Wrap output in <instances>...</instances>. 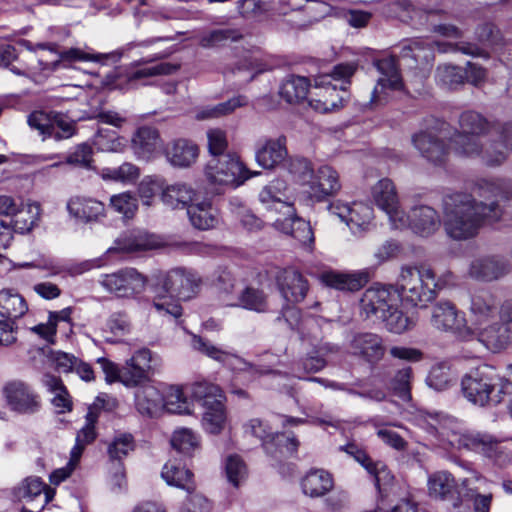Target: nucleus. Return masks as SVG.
<instances>
[{
  "instance_id": "nucleus-1",
  "label": "nucleus",
  "mask_w": 512,
  "mask_h": 512,
  "mask_svg": "<svg viewBox=\"0 0 512 512\" xmlns=\"http://www.w3.org/2000/svg\"><path fill=\"white\" fill-rule=\"evenodd\" d=\"M478 201L468 193H453L443 198V226L453 240L472 239L487 222L500 219L502 209L498 198L512 200V181L496 184L484 181L478 187Z\"/></svg>"
},
{
  "instance_id": "nucleus-2",
  "label": "nucleus",
  "mask_w": 512,
  "mask_h": 512,
  "mask_svg": "<svg viewBox=\"0 0 512 512\" xmlns=\"http://www.w3.org/2000/svg\"><path fill=\"white\" fill-rule=\"evenodd\" d=\"M461 132L452 139L458 154L480 157L489 166L502 164L507 157L508 147L512 150V123L505 124L498 133L500 141L491 140L483 146L480 137L490 130L485 118L477 112H463L459 119Z\"/></svg>"
},
{
  "instance_id": "nucleus-3",
  "label": "nucleus",
  "mask_w": 512,
  "mask_h": 512,
  "mask_svg": "<svg viewBox=\"0 0 512 512\" xmlns=\"http://www.w3.org/2000/svg\"><path fill=\"white\" fill-rule=\"evenodd\" d=\"M429 432L438 436L440 441L447 442L453 448H466L487 457H494L499 452V441L493 436L481 433H458L457 422L454 418L435 414L428 421Z\"/></svg>"
},
{
  "instance_id": "nucleus-4",
  "label": "nucleus",
  "mask_w": 512,
  "mask_h": 512,
  "mask_svg": "<svg viewBox=\"0 0 512 512\" xmlns=\"http://www.w3.org/2000/svg\"><path fill=\"white\" fill-rule=\"evenodd\" d=\"M499 377L494 369L483 365L465 375L461 387L465 398L479 406L497 405L502 402L500 389L494 393L499 385Z\"/></svg>"
},
{
  "instance_id": "nucleus-5",
  "label": "nucleus",
  "mask_w": 512,
  "mask_h": 512,
  "mask_svg": "<svg viewBox=\"0 0 512 512\" xmlns=\"http://www.w3.org/2000/svg\"><path fill=\"white\" fill-rule=\"evenodd\" d=\"M356 68L353 64H338L330 74H324L316 79V88L320 89L321 98L315 100L314 108L321 112H328L342 105L343 97L337 92L346 91L349 78Z\"/></svg>"
},
{
  "instance_id": "nucleus-6",
  "label": "nucleus",
  "mask_w": 512,
  "mask_h": 512,
  "mask_svg": "<svg viewBox=\"0 0 512 512\" xmlns=\"http://www.w3.org/2000/svg\"><path fill=\"white\" fill-rule=\"evenodd\" d=\"M259 172H252L234 155H222L212 157L206 167L205 176L211 184L231 186L233 188L242 185Z\"/></svg>"
},
{
  "instance_id": "nucleus-7",
  "label": "nucleus",
  "mask_w": 512,
  "mask_h": 512,
  "mask_svg": "<svg viewBox=\"0 0 512 512\" xmlns=\"http://www.w3.org/2000/svg\"><path fill=\"white\" fill-rule=\"evenodd\" d=\"M30 128L35 129L43 137L62 141L73 137L77 133V123L67 115L60 112L33 111L27 117Z\"/></svg>"
},
{
  "instance_id": "nucleus-8",
  "label": "nucleus",
  "mask_w": 512,
  "mask_h": 512,
  "mask_svg": "<svg viewBox=\"0 0 512 512\" xmlns=\"http://www.w3.org/2000/svg\"><path fill=\"white\" fill-rule=\"evenodd\" d=\"M360 305L367 317L370 315H378L385 324L389 332L402 334L414 328L416 322L412 317L407 316L403 311L398 309L400 302H394L385 299L384 302L367 301V290L360 299Z\"/></svg>"
},
{
  "instance_id": "nucleus-9",
  "label": "nucleus",
  "mask_w": 512,
  "mask_h": 512,
  "mask_svg": "<svg viewBox=\"0 0 512 512\" xmlns=\"http://www.w3.org/2000/svg\"><path fill=\"white\" fill-rule=\"evenodd\" d=\"M2 393L11 411L32 415L40 411L41 398L35 389L25 381L11 380L4 384Z\"/></svg>"
},
{
  "instance_id": "nucleus-10",
  "label": "nucleus",
  "mask_w": 512,
  "mask_h": 512,
  "mask_svg": "<svg viewBox=\"0 0 512 512\" xmlns=\"http://www.w3.org/2000/svg\"><path fill=\"white\" fill-rule=\"evenodd\" d=\"M430 323L436 330L451 332L462 340H465L471 333L465 314L449 301L438 302L434 305Z\"/></svg>"
},
{
  "instance_id": "nucleus-11",
  "label": "nucleus",
  "mask_w": 512,
  "mask_h": 512,
  "mask_svg": "<svg viewBox=\"0 0 512 512\" xmlns=\"http://www.w3.org/2000/svg\"><path fill=\"white\" fill-rule=\"evenodd\" d=\"M372 197L375 204L388 215L393 228H405L408 218L399 207L396 188L390 179L378 181L372 188Z\"/></svg>"
},
{
  "instance_id": "nucleus-12",
  "label": "nucleus",
  "mask_w": 512,
  "mask_h": 512,
  "mask_svg": "<svg viewBox=\"0 0 512 512\" xmlns=\"http://www.w3.org/2000/svg\"><path fill=\"white\" fill-rule=\"evenodd\" d=\"M437 297V290H367V301L400 302L403 308H426Z\"/></svg>"
},
{
  "instance_id": "nucleus-13",
  "label": "nucleus",
  "mask_w": 512,
  "mask_h": 512,
  "mask_svg": "<svg viewBox=\"0 0 512 512\" xmlns=\"http://www.w3.org/2000/svg\"><path fill=\"white\" fill-rule=\"evenodd\" d=\"M470 335L466 341L476 339L492 352H500L510 344V329L507 325L490 321L480 326H470Z\"/></svg>"
},
{
  "instance_id": "nucleus-14",
  "label": "nucleus",
  "mask_w": 512,
  "mask_h": 512,
  "mask_svg": "<svg viewBox=\"0 0 512 512\" xmlns=\"http://www.w3.org/2000/svg\"><path fill=\"white\" fill-rule=\"evenodd\" d=\"M18 500L26 505H33L38 510L44 507L54 498V489L47 486L39 477L30 476L25 478L14 490Z\"/></svg>"
},
{
  "instance_id": "nucleus-15",
  "label": "nucleus",
  "mask_w": 512,
  "mask_h": 512,
  "mask_svg": "<svg viewBox=\"0 0 512 512\" xmlns=\"http://www.w3.org/2000/svg\"><path fill=\"white\" fill-rule=\"evenodd\" d=\"M152 353L140 349L120 368V382L127 387L140 385L149 378L152 369Z\"/></svg>"
},
{
  "instance_id": "nucleus-16",
  "label": "nucleus",
  "mask_w": 512,
  "mask_h": 512,
  "mask_svg": "<svg viewBox=\"0 0 512 512\" xmlns=\"http://www.w3.org/2000/svg\"><path fill=\"white\" fill-rule=\"evenodd\" d=\"M260 202L267 209H274L284 215L292 216L295 212L292 196L287 183L281 179H275L264 186L259 193Z\"/></svg>"
},
{
  "instance_id": "nucleus-17",
  "label": "nucleus",
  "mask_w": 512,
  "mask_h": 512,
  "mask_svg": "<svg viewBox=\"0 0 512 512\" xmlns=\"http://www.w3.org/2000/svg\"><path fill=\"white\" fill-rule=\"evenodd\" d=\"M375 65L381 76L372 92L371 105L380 103L386 97L387 90L394 91L402 88V80L394 57L378 60Z\"/></svg>"
},
{
  "instance_id": "nucleus-18",
  "label": "nucleus",
  "mask_w": 512,
  "mask_h": 512,
  "mask_svg": "<svg viewBox=\"0 0 512 512\" xmlns=\"http://www.w3.org/2000/svg\"><path fill=\"white\" fill-rule=\"evenodd\" d=\"M469 326L487 324L498 315V304L490 290H475L471 295Z\"/></svg>"
},
{
  "instance_id": "nucleus-19",
  "label": "nucleus",
  "mask_w": 512,
  "mask_h": 512,
  "mask_svg": "<svg viewBox=\"0 0 512 512\" xmlns=\"http://www.w3.org/2000/svg\"><path fill=\"white\" fill-rule=\"evenodd\" d=\"M341 187L338 172L329 165L320 166L309 184L310 193L317 201L336 195Z\"/></svg>"
},
{
  "instance_id": "nucleus-20",
  "label": "nucleus",
  "mask_w": 512,
  "mask_h": 512,
  "mask_svg": "<svg viewBox=\"0 0 512 512\" xmlns=\"http://www.w3.org/2000/svg\"><path fill=\"white\" fill-rule=\"evenodd\" d=\"M412 142L428 161L441 164L446 160L448 148L443 136L436 135L433 131H422L413 136Z\"/></svg>"
},
{
  "instance_id": "nucleus-21",
  "label": "nucleus",
  "mask_w": 512,
  "mask_h": 512,
  "mask_svg": "<svg viewBox=\"0 0 512 512\" xmlns=\"http://www.w3.org/2000/svg\"><path fill=\"white\" fill-rule=\"evenodd\" d=\"M161 147L159 131L151 126L139 127L131 139V148L139 159H151Z\"/></svg>"
},
{
  "instance_id": "nucleus-22",
  "label": "nucleus",
  "mask_w": 512,
  "mask_h": 512,
  "mask_svg": "<svg viewBox=\"0 0 512 512\" xmlns=\"http://www.w3.org/2000/svg\"><path fill=\"white\" fill-rule=\"evenodd\" d=\"M406 217L408 218V223L405 227H410L416 234L421 236L433 234L440 226L438 213L430 206H415Z\"/></svg>"
},
{
  "instance_id": "nucleus-23",
  "label": "nucleus",
  "mask_w": 512,
  "mask_h": 512,
  "mask_svg": "<svg viewBox=\"0 0 512 512\" xmlns=\"http://www.w3.org/2000/svg\"><path fill=\"white\" fill-rule=\"evenodd\" d=\"M449 281L443 284L440 281H435L434 273L431 269L426 267L404 266L401 269L398 286L399 288H429L431 285L434 288H442V286L451 285Z\"/></svg>"
},
{
  "instance_id": "nucleus-24",
  "label": "nucleus",
  "mask_w": 512,
  "mask_h": 512,
  "mask_svg": "<svg viewBox=\"0 0 512 512\" xmlns=\"http://www.w3.org/2000/svg\"><path fill=\"white\" fill-rule=\"evenodd\" d=\"M288 152L286 137L280 136L276 139H267L256 150V162L264 169H274L286 158Z\"/></svg>"
},
{
  "instance_id": "nucleus-25",
  "label": "nucleus",
  "mask_w": 512,
  "mask_h": 512,
  "mask_svg": "<svg viewBox=\"0 0 512 512\" xmlns=\"http://www.w3.org/2000/svg\"><path fill=\"white\" fill-rule=\"evenodd\" d=\"M67 209L73 217L84 222L99 221L105 217L104 203L90 197H72L67 203Z\"/></svg>"
},
{
  "instance_id": "nucleus-26",
  "label": "nucleus",
  "mask_w": 512,
  "mask_h": 512,
  "mask_svg": "<svg viewBox=\"0 0 512 512\" xmlns=\"http://www.w3.org/2000/svg\"><path fill=\"white\" fill-rule=\"evenodd\" d=\"M165 155L171 165L187 168L196 162L199 148L192 141L177 139L166 146Z\"/></svg>"
},
{
  "instance_id": "nucleus-27",
  "label": "nucleus",
  "mask_w": 512,
  "mask_h": 512,
  "mask_svg": "<svg viewBox=\"0 0 512 512\" xmlns=\"http://www.w3.org/2000/svg\"><path fill=\"white\" fill-rule=\"evenodd\" d=\"M319 277L321 283L329 288H362L372 278V272L367 269L354 273L325 271Z\"/></svg>"
},
{
  "instance_id": "nucleus-28",
  "label": "nucleus",
  "mask_w": 512,
  "mask_h": 512,
  "mask_svg": "<svg viewBox=\"0 0 512 512\" xmlns=\"http://www.w3.org/2000/svg\"><path fill=\"white\" fill-rule=\"evenodd\" d=\"M158 247L159 241L153 235L144 231H132L119 237L111 249L117 252L134 253Z\"/></svg>"
},
{
  "instance_id": "nucleus-29",
  "label": "nucleus",
  "mask_w": 512,
  "mask_h": 512,
  "mask_svg": "<svg viewBox=\"0 0 512 512\" xmlns=\"http://www.w3.org/2000/svg\"><path fill=\"white\" fill-rule=\"evenodd\" d=\"M222 300L227 306L242 307L263 311L266 307L265 296L261 290H222Z\"/></svg>"
},
{
  "instance_id": "nucleus-30",
  "label": "nucleus",
  "mask_w": 512,
  "mask_h": 512,
  "mask_svg": "<svg viewBox=\"0 0 512 512\" xmlns=\"http://www.w3.org/2000/svg\"><path fill=\"white\" fill-rule=\"evenodd\" d=\"M342 449L352 456L371 476H373L376 487H379L382 481L389 478L386 465L381 461H373L366 451L358 447L356 444L349 443Z\"/></svg>"
},
{
  "instance_id": "nucleus-31",
  "label": "nucleus",
  "mask_w": 512,
  "mask_h": 512,
  "mask_svg": "<svg viewBox=\"0 0 512 512\" xmlns=\"http://www.w3.org/2000/svg\"><path fill=\"white\" fill-rule=\"evenodd\" d=\"M135 407L145 416L153 417L163 410V394L152 385H145L135 392Z\"/></svg>"
},
{
  "instance_id": "nucleus-32",
  "label": "nucleus",
  "mask_w": 512,
  "mask_h": 512,
  "mask_svg": "<svg viewBox=\"0 0 512 512\" xmlns=\"http://www.w3.org/2000/svg\"><path fill=\"white\" fill-rule=\"evenodd\" d=\"M354 354L361 355L369 362L380 360L385 352L382 339L373 333H361L354 336L351 342Z\"/></svg>"
},
{
  "instance_id": "nucleus-33",
  "label": "nucleus",
  "mask_w": 512,
  "mask_h": 512,
  "mask_svg": "<svg viewBox=\"0 0 512 512\" xmlns=\"http://www.w3.org/2000/svg\"><path fill=\"white\" fill-rule=\"evenodd\" d=\"M509 272V264L502 258H485L479 259L472 263L470 274L472 277L491 281L498 279Z\"/></svg>"
},
{
  "instance_id": "nucleus-34",
  "label": "nucleus",
  "mask_w": 512,
  "mask_h": 512,
  "mask_svg": "<svg viewBox=\"0 0 512 512\" xmlns=\"http://www.w3.org/2000/svg\"><path fill=\"white\" fill-rule=\"evenodd\" d=\"M100 409L97 404L89 407L86 414V424L78 432L76 443L71 450L73 461H79L85 447L92 443L96 438L95 424L98 420Z\"/></svg>"
},
{
  "instance_id": "nucleus-35",
  "label": "nucleus",
  "mask_w": 512,
  "mask_h": 512,
  "mask_svg": "<svg viewBox=\"0 0 512 512\" xmlns=\"http://www.w3.org/2000/svg\"><path fill=\"white\" fill-rule=\"evenodd\" d=\"M191 345L194 350L218 361L221 363H228L229 361L233 360L235 363L238 364V368L240 370H249L252 368V364L244 361L243 359L224 351L213 344L209 343L208 341L204 340L202 337L193 335Z\"/></svg>"
},
{
  "instance_id": "nucleus-36",
  "label": "nucleus",
  "mask_w": 512,
  "mask_h": 512,
  "mask_svg": "<svg viewBox=\"0 0 512 512\" xmlns=\"http://www.w3.org/2000/svg\"><path fill=\"white\" fill-rule=\"evenodd\" d=\"M333 485L331 474L322 469L308 472L302 480L304 494L312 498L324 496L333 488Z\"/></svg>"
},
{
  "instance_id": "nucleus-37",
  "label": "nucleus",
  "mask_w": 512,
  "mask_h": 512,
  "mask_svg": "<svg viewBox=\"0 0 512 512\" xmlns=\"http://www.w3.org/2000/svg\"><path fill=\"white\" fill-rule=\"evenodd\" d=\"M104 288H139L149 284L148 280L134 268L122 269L104 276Z\"/></svg>"
},
{
  "instance_id": "nucleus-38",
  "label": "nucleus",
  "mask_w": 512,
  "mask_h": 512,
  "mask_svg": "<svg viewBox=\"0 0 512 512\" xmlns=\"http://www.w3.org/2000/svg\"><path fill=\"white\" fill-rule=\"evenodd\" d=\"M196 191L186 183H175L167 186L162 192V201L170 208H184L192 205Z\"/></svg>"
},
{
  "instance_id": "nucleus-39",
  "label": "nucleus",
  "mask_w": 512,
  "mask_h": 512,
  "mask_svg": "<svg viewBox=\"0 0 512 512\" xmlns=\"http://www.w3.org/2000/svg\"><path fill=\"white\" fill-rule=\"evenodd\" d=\"M309 87L306 77L290 75L282 82L279 94L287 103L295 104L306 99Z\"/></svg>"
},
{
  "instance_id": "nucleus-40",
  "label": "nucleus",
  "mask_w": 512,
  "mask_h": 512,
  "mask_svg": "<svg viewBox=\"0 0 512 512\" xmlns=\"http://www.w3.org/2000/svg\"><path fill=\"white\" fill-rule=\"evenodd\" d=\"M28 310L25 298L15 290H0V315L18 319Z\"/></svg>"
},
{
  "instance_id": "nucleus-41",
  "label": "nucleus",
  "mask_w": 512,
  "mask_h": 512,
  "mask_svg": "<svg viewBox=\"0 0 512 512\" xmlns=\"http://www.w3.org/2000/svg\"><path fill=\"white\" fill-rule=\"evenodd\" d=\"M191 224L199 230H208L218 224L215 209L207 202L189 205L187 208Z\"/></svg>"
},
{
  "instance_id": "nucleus-42",
  "label": "nucleus",
  "mask_w": 512,
  "mask_h": 512,
  "mask_svg": "<svg viewBox=\"0 0 512 512\" xmlns=\"http://www.w3.org/2000/svg\"><path fill=\"white\" fill-rule=\"evenodd\" d=\"M428 491L430 496L439 499L452 497L456 492L454 477L448 472H436L428 479Z\"/></svg>"
},
{
  "instance_id": "nucleus-43",
  "label": "nucleus",
  "mask_w": 512,
  "mask_h": 512,
  "mask_svg": "<svg viewBox=\"0 0 512 512\" xmlns=\"http://www.w3.org/2000/svg\"><path fill=\"white\" fill-rule=\"evenodd\" d=\"M45 387L54 394L52 404L58 409V413H65L72 408V402L62 380L51 374H46L43 379Z\"/></svg>"
},
{
  "instance_id": "nucleus-44",
  "label": "nucleus",
  "mask_w": 512,
  "mask_h": 512,
  "mask_svg": "<svg viewBox=\"0 0 512 512\" xmlns=\"http://www.w3.org/2000/svg\"><path fill=\"white\" fill-rule=\"evenodd\" d=\"M248 102V98L245 95H237L225 102L202 109L197 114V118L204 120L227 116L232 114L236 109L247 106Z\"/></svg>"
},
{
  "instance_id": "nucleus-45",
  "label": "nucleus",
  "mask_w": 512,
  "mask_h": 512,
  "mask_svg": "<svg viewBox=\"0 0 512 512\" xmlns=\"http://www.w3.org/2000/svg\"><path fill=\"white\" fill-rule=\"evenodd\" d=\"M161 476L168 485L176 486L187 491L194 490V484L192 482L193 474L191 471L173 462H168L164 465Z\"/></svg>"
},
{
  "instance_id": "nucleus-46",
  "label": "nucleus",
  "mask_w": 512,
  "mask_h": 512,
  "mask_svg": "<svg viewBox=\"0 0 512 512\" xmlns=\"http://www.w3.org/2000/svg\"><path fill=\"white\" fill-rule=\"evenodd\" d=\"M373 219V209L364 203L354 202L346 220V224L354 234L369 229Z\"/></svg>"
},
{
  "instance_id": "nucleus-47",
  "label": "nucleus",
  "mask_w": 512,
  "mask_h": 512,
  "mask_svg": "<svg viewBox=\"0 0 512 512\" xmlns=\"http://www.w3.org/2000/svg\"><path fill=\"white\" fill-rule=\"evenodd\" d=\"M204 413L202 425L210 434H219L226 422V413L223 401L213 402L212 405L203 406Z\"/></svg>"
},
{
  "instance_id": "nucleus-48",
  "label": "nucleus",
  "mask_w": 512,
  "mask_h": 512,
  "mask_svg": "<svg viewBox=\"0 0 512 512\" xmlns=\"http://www.w3.org/2000/svg\"><path fill=\"white\" fill-rule=\"evenodd\" d=\"M140 175L139 168L132 163L125 162L119 167L103 168L100 176L106 181L133 183Z\"/></svg>"
},
{
  "instance_id": "nucleus-49",
  "label": "nucleus",
  "mask_w": 512,
  "mask_h": 512,
  "mask_svg": "<svg viewBox=\"0 0 512 512\" xmlns=\"http://www.w3.org/2000/svg\"><path fill=\"white\" fill-rule=\"evenodd\" d=\"M175 414L190 413L188 399L183 395L181 388L171 386L163 394V410Z\"/></svg>"
},
{
  "instance_id": "nucleus-50",
  "label": "nucleus",
  "mask_w": 512,
  "mask_h": 512,
  "mask_svg": "<svg viewBox=\"0 0 512 512\" xmlns=\"http://www.w3.org/2000/svg\"><path fill=\"white\" fill-rule=\"evenodd\" d=\"M171 445L180 453L192 455L199 448V437L191 429L180 428L173 433Z\"/></svg>"
},
{
  "instance_id": "nucleus-51",
  "label": "nucleus",
  "mask_w": 512,
  "mask_h": 512,
  "mask_svg": "<svg viewBox=\"0 0 512 512\" xmlns=\"http://www.w3.org/2000/svg\"><path fill=\"white\" fill-rule=\"evenodd\" d=\"M192 395L195 400L201 402L202 406L212 405L213 402L224 400L221 389L212 383L202 381L197 382L192 387Z\"/></svg>"
},
{
  "instance_id": "nucleus-52",
  "label": "nucleus",
  "mask_w": 512,
  "mask_h": 512,
  "mask_svg": "<svg viewBox=\"0 0 512 512\" xmlns=\"http://www.w3.org/2000/svg\"><path fill=\"white\" fill-rule=\"evenodd\" d=\"M436 79L439 84L451 90L465 82L463 69L448 64L440 65L437 68Z\"/></svg>"
},
{
  "instance_id": "nucleus-53",
  "label": "nucleus",
  "mask_w": 512,
  "mask_h": 512,
  "mask_svg": "<svg viewBox=\"0 0 512 512\" xmlns=\"http://www.w3.org/2000/svg\"><path fill=\"white\" fill-rule=\"evenodd\" d=\"M242 38V33L234 28H222L210 31L203 35L200 39L202 47H214L225 44L228 41H238Z\"/></svg>"
},
{
  "instance_id": "nucleus-54",
  "label": "nucleus",
  "mask_w": 512,
  "mask_h": 512,
  "mask_svg": "<svg viewBox=\"0 0 512 512\" xmlns=\"http://www.w3.org/2000/svg\"><path fill=\"white\" fill-rule=\"evenodd\" d=\"M36 47L39 49H43V50H49V51L57 53L59 55V59L54 61L51 64L52 65L51 69H55L61 60H66V61H96L97 60V57L95 55L85 53L78 48H70L66 51L58 52L56 50L57 44H55V43H38L36 45Z\"/></svg>"
},
{
  "instance_id": "nucleus-55",
  "label": "nucleus",
  "mask_w": 512,
  "mask_h": 512,
  "mask_svg": "<svg viewBox=\"0 0 512 512\" xmlns=\"http://www.w3.org/2000/svg\"><path fill=\"white\" fill-rule=\"evenodd\" d=\"M412 378V368L405 366L399 369L390 380V389L395 395L400 397L404 401L411 399L410 394V381Z\"/></svg>"
},
{
  "instance_id": "nucleus-56",
  "label": "nucleus",
  "mask_w": 512,
  "mask_h": 512,
  "mask_svg": "<svg viewBox=\"0 0 512 512\" xmlns=\"http://www.w3.org/2000/svg\"><path fill=\"white\" fill-rule=\"evenodd\" d=\"M110 207L125 218H132L138 209V201L131 193L123 192L110 198Z\"/></svg>"
},
{
  "instance_id": "nucleus-57",
  "label": "nucleus",
  "mask_w": 512,
  "mask_h": 512,
  "mask_svg": "<svg viewBox=\"0 0 512 512\" xmlns=\"http://www.w3.org/2000/svg\"><path fill=\"white\" fill-rule=\"evenodd\" d=\"M225 471L228 481L234 487H239L247 477L246 464L238 455H230L227 458Z\"/></svg>"
},
{
  "instance_id": "nucleus-58",
  "label": "nucleus",
  "mask_w": 512,
  "mask_h": 512,
  "mask_svg": "<svg viewBox=\"0 0 512 512\" xmlns=\"http://www.w3.org/2000/svg\"><path fill=\"white\" fill-rule=\"evenodd\" d=\"M246 433L258 438L262 441L263 447L268 453H273L270 444L274 441V432L271 428L260 419H252L245 426Z\"/></svg>"
},
{
  "instance_id": "nucleus-59",
  "label": "nucleus",
  "mask_w": 512,
  "mask_h": 512,
  "mask_svg": "<svg viewBox=\"0 0 512 512\" xmlns=\"http://www.w3.org/2000/svg\"><path fill=\"white\" fill-rule=\"evenodd\" d=\"M287 169L289 173L301 184L308 185L313 178V168L311 163L304 158H291L288 161Z\"/></svg>"
},
{
  "instance_id": "nucleus-60",
  "label": "nucleus",
  "mask_w": 512,
  "mask_h": 512,
  "mask_svg": "<svg viewBox=\"0 0 512 512\" xmlns=\"http://www.w3.org/2000/svg\"><path fill=\"white\" fill-rule=\"evenodd\" d=\"M134 449L133 437L130 434H122L114 438L108 446V454L113 463L119 462Z\"/></svg>"
},
{
  "instance_id": "nucleus-61",
  "label": "nucleus",
  "mask_w": 512,
  "mask_h": 512,
  "mask_svg": "<svg viewBox=\"0 0 512 512\" xmlns=\"http://www.w3.org/2000/svg\"><path fill=\"white\" fill-rule=\"evenodd\" d=\"M93 162V149L87 143H81L77 145L73 152H71L67 158L66 163L81 168L90 169L92 168Z\"/></svg>"
},
{
  "instance_id": "nucleus-62",
  "label": "nucleus",
  "mask_w": 512,
  "mask_h": 512,
  "mask_svg": "<svg viewBox=\"0 0 512 512\" xmlns=\"http://www.w3.org/2000/svg\"><path fill=\"white\" fill-rule=\"evenodd\" d=\"M299 446V441L294 435H286L284 433H275L274 441L270 444V448L273 451L272 455H292L294 454Z\"/></svg>"
},
{
  "instance_id": "nucleus-63",
  "label": "nucleus",
  "mask_w": 512,
  "mask_h": 512,
  "mask_svg": "<svg viewBox=\"0 0 512 512\" xmlns=\"http://www.w3.org/2000/svg\"><path fill=\"white\" fill-rule=\"evenodd\" d=\"M164 294L157 296L153 302L154 307L164 315H171L178 318L182 315V308L173 295L169 294V290H164Z\"/></svg>"
},
{
  "instance_id": "nucleus-64",
  "label": "nucleus",
  "mask_w": 512,
  "mask_h": 512,
  "mask_svg": "<svg viewBox=\"0 0 512 512\" xmlns=\"http://www.w3.org/2000/svg\"><path fill=\"white\" fill-rule=\"evenodd\" d=\"M193 491H187L189 495L182 503L180 512H208L211 508L208 499L204 495Z\"/></svg>"
}]
</instances>
